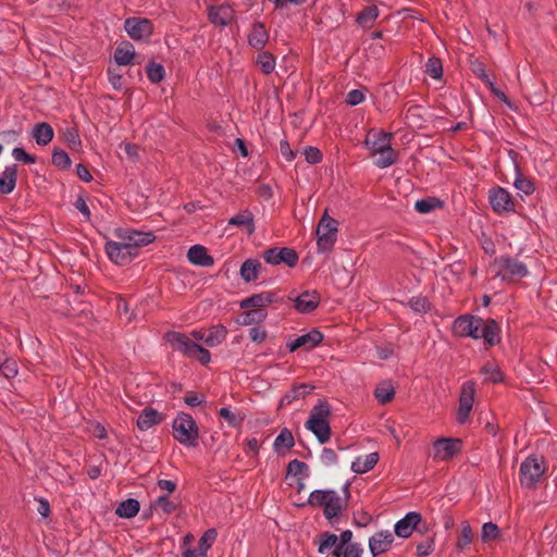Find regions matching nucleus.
Listing matches in <instances>:
<instances>
[{
  "label": "nucleus",
  "instance_id": "nucleus-1",
  "mask_svg": "<svg viewBox=\"0 0 557 557\" xmlns=\"http://www.w3.org/2000/svg\"><path fill=\"white\" fill-rule=\"evenodd\" d=\"M305 506L323 507L325 518L332 521L342 513L347 504L333 490H315L310 493L307 502L298 504V507Z\"/></svg>",
  "mask_w": 557,
  "mask_h": 557
},
{
  "label": "nucleus",
  "instance_id": "nucleus-2",
  "mask_svg": "<svg viewBox=\"0 0 557 557\" xmlns=\"http://www.w3.org/2000/svg\"><path fill=\"white\" fill-rule=\"evenodd\" d=\"M331 414L330 405L325 400H320L317 404L306 422V428L310 430L319 441V443L324 444L331 438V426L327 418Z\"/></svg>",
  "mask_w": 557,
  "mask_h": 557
},
{
  "label": "nucleus",
  "instance_id": "nucleus-3",
  "mask_svg": "<svg viewBox=\"0 0 557 557\" xmlns=\"http://www.w3.org/2000/svg\"><path fill=\"white\" fill-rule=\"evenodd\" d=\"M173 437L187 447L198 446L199 429L194 418L180 412L172 423Z\"/></svg>",
  "mask_w": 557,
  "mask_h": 557
},
{
  "label": "nucleus",
  "instance_id": "nucleus-4",
  "mask_svg": "<svg viewBox=\"0 0 557 557\" xmlns=\"http://www.w3.org/2000/svg\"><path fill=\"white\" fill-rule=\"evenodd\" d=\"M338 221L331 218L327 210L324 211L317 226V246L319 252L331 251L336 243Z\"/></svg>",
  "mask_w": 557,
  "mask_h": 557
},
{
  "label": "nucleus",
  "instance_id": "nucleus-5",
  "mask_svg": "<svg viewBox=\"0 0 557 557\" xmlns=\"http://www.w3.org/2000/svg\"><path fill=\"white\" fill-rule=\"evenodd\" d=\"M545 473L544 457L529 456L520 466V483L527 488H535Z\"/></svg>",
  "mask_w": 557,
  "mask_h": 557
},
{
  "label": "nucleus",
  "instance_id": "nucleus-6",
  "mask_svg": "<svg viewBox=\"0 0 557 557\" xmlns=\"http://www.w3.org/2000/svg\"><path fill=\"white\" fill-rule=\"evenodd\" d=\"M492 265L497 268L495 276L503 281H509L513 276L524 277L529 274L527 265L510 256L495 258Z\"/></svg>",
  "mask_w": 557,
  "mask_h": 557
},
{
  "label": "nucleus",
  "instance_id": "nucleus-7",
  "mask_svg": "<svg viewBox=\"0 0 557 557\" xmlns=\"http://www.w3.org/2000/svg\"><path fill=\"white\" fill-rule=\"evenodd\" d=\"M104 249L109 259L117 265L129 264L138 256L135 248H132L125 240H109L106 243Z\"/></svg>",
  "mask_w": 557,
  "mask_h": 557
},
{
  "label": "nucleus",
  "instance_id": "nucleus-8",
  "mask_svg": "<svg viewBox=\"0 0 557 557\" xmlns=\"http://www.w3.org/2000/svg\"><path fill=\"white\" fill-rule=\"evenodd\" d=\"M484 324L482 318L470 314L458 317L453 324V332L460 337H472L479 339L481 326Z\"/></svg>",
  "mask_w": 557,
  "mask_h": 557
},
{
  "label": "nucleus",
  "instance_id": "nucleus-9",
  "mask_svg": "<svg viewBox=\"0 0 557 557\" xmlns=\"http://www.w3.org/2000/svg\"><path fill=\"white\" fill-rule=\"evenodd\" d=\"M475 396V383L473 381H467L462 384L460 396H459V407L457 411V421L460 424H463L468 421L470 412L473 407Z\"/></svg>",
  "mask_w": 557,
  "mask_h": 557
},
{
  "label": "nucleus",
  "instance_id": "nucleus-10",
  "mask_svg": "<svg viewBox=\"0 0 557 557\" xmlns=\"http://www.w3.org/2000/svg\"><path fill=\"white\" fill-rule=\"evenodd\" d=\"M263 258L269 264H280L285 263L289 268H294L297 265L299 256L297 251L293 248L288 247H273L269 248L263 252Z\"/></svg>",
  "mask_w": 557,
  "mask_h": 557
},
{
  "label": "nucleus",
  "instance_id": "nucleus-11",
  "mask_svg": "<svg viewBox=\"0 0 557 557\" xmlns=\"http://www.w3.org/2000/svg\"><path fill=\"white\" fill-rule=\"evenodd\" d=\"M124 29L134 40H146L153 33L152 22L145 17H128L124 22Z\"/></svg>",
  "mask_w": 557,
  "mask_h": 557
},
{
  "label": "nucleus",
  "instance_id": "nucleus-12",
  "mask_svg": "<svg viewBox=\"0 0 557 557\" xmlns=\"http://www.w3.org/2000/svg\"><path fill=\"white\" fill-rule=\"evenodd\" d=\"M115 235L121 240H125L138 253L139 247L147 246L154 242L156 236L151 232H139L129 228H117Z\"/></svg>",
  "mask_w": 557,
  "mask_h": 557
},
{
  "label": "nucleus",
  "instance_id": "nucleus-13",
  "mask_svg": "<svg viewBox=\"0 0 557 557\" xmlns=\"http://www.w3.org/2000/svg\"><path fill=\"white\" fill-rule=\"evenodd\" d=\"M461 447L459 438H438L434 442V459L449 460L460 453Z\"/></svg>",
  "mask_w": 557,
  "mask_h": 557
},
{
  "label": "nucleus",
  "instance_id": "nucleus-14",
  "mask_svg": "<svg viewBox=\"0 0 557 557\" xmlns=\"http://www.w3.org/2000/svg\"><path fill=\"white\" fill-rule=\"evenodd\" d=\"M165 341L174 350L182 352L184 356L191 358L195 355L197 343L187 337L184 333L171 331L165 333Z\"/></svg>",
  "mask_w": 557,
  "mask_h": 557
},
{
  "label": "nucleus",
  "instance_id": "nucleus-15",
  "mask_svg": "<svg viewBox=\"0 0 557 557\" xmlns=\"http://www.w3.org/2000/svg\"><path fill=\"white\" fill-rule=\"evenodd\" d=\"M490 203L493 210L500 214L503 212L515 211V203L510 194L503 187H494L490 191Z\"/></svg>",
  "mask_w": 557,
  "mask_h": 557
},
{
  "label": "nucleus",
  "instance_id": "nucleus-16",
  "mask_svg": "<svg viewBox=\"0 0 557 557\" xmlns=\"http://www.w3.org/2000/svg\"><path fill=\"white\" fill-rule=\"evenodd\" d=\"M294 301V308L302 314L313 312L320 305L321 296L317 290H305L296 297H289Z\"/></svg>",
  "mask_w": 557,
  "mask_h": 557
},
{
  "label": "nucleus",
  "instance_id": "nucleus-17",
  "mask_svg": "<svg viewBox=\"0 0 557 557\" xmlns=\"http://www.w3.org/2000/svg\"><path fill=\"white\" fill-rule=\"evenodd\" d=\"M283 298L278 296L277 292L269 290L259 294H253L239 302L242 309L256 308L263 309V307L273 302H282Z\"/></svg>",
  "mask_w": 557,
  "mask_h": 557
},
{
  "label": "nucleus",
  "instance_id": "nucleus-18",
  "mask_svg": "<svg viewBox=\"0 0 557 557\" xmlns=\"http://www.w3.org/2000/svg\"><path fill=\"white\" fill-rule=\"evenodd\" d=\"M208 18L213 25L223 27L235 18V11L226 3L213 5L209 8Z\"/></svg>",
  "mask_w": 557,
  "mask_h": 557
},
{
  "label": "nucleus",
  "instance_id": "nucleus-19",
  "mask_svg": "<svg viewBox=\"0 0 557 557\" xmlns=\"http://www.w3.org/2000/svg\"><path fill=\"white\" fill-rule=\"evenodd\" d=\"M392 133L384 131L370 129L366 136L364 145L371 150L372 154H376L385 147L391 145Z\"/></svg>",
  "mask_w": 557,
  "mask_h": 557
},
{
  "label": "nucleus",
  "instance_id": "nucleus-20",
  "mask_svg": "<svg viewBox=\"0 0 557 557\" xmlns=\"http://www.w3.org/2000/svg\"><path fill=\"white\" fill-rule=\"evenodd\" d=\"M394 542L391 531H380L369 539V549L373 557L387 552Z\"/></svg>",
  "mask_w": 557,
  "mask_h": 557
},
{
  "label": "nucleus",
  "instance_id": "nucleus-21",
  "mask_svg": "<svg viewBox=\"0 0 557 557\" xmlns=\"http://www.w3.org/2000/svg\"><path fill=\"white\" fill-rule=\"evenodd\" d=\"M323 341V334L318 330L313 329L309 333L297 337L295 341L287 343L289 351H295L298 348L304 347L306 350H310L317 347Z\"/></svg>",
  "mask_w": 557,
  "mask_h": 557
},
{
  "label": "nucleus",
  "instance_id": "nucleus-22",
  "mask_svg": "<svg viewBox=\"0 0 557 557\" xmlns=\"http://www.w3.org/2000/svg\"><path fill=\"white\" fill-rule=\"evenodd\" d=\"M421 519L422 517L419 512H408L403 519L396 522L395 534L403 539L409 537Z\"/></svg>",
  "mask_w": 557,
  "mask_h": 557
},
{
  "label": "nucleus",
  "instance_id": "nucleus-23",
  "mask_svg": "<svg viewBox=\"0 0 557 557\" xmlns=\"http://www.w3.org/2000/svg\"><path fill=\"white\" fill-rule=\"evenodd\" d=\"M500 326L494 319L484 320V324L481 326L479 338L484 339V344L487 347H492L500 342Z\"/></svg>",
  "mask_w": 557,
  "mask_h": 557
},
{
  "label": "nucleus",
  "instance_id": "nucleus-24",
  "mask_svg": "<svg viewBox=\"0 0 557 557\" xmlns=\"http://www.w3.org/2000/svg\"><path fill=\"white\" fill-rule=\"evenodd\" d=\"M163 420V413L158 412L152 407H146L137 418V428L140 431H147L153 425L160 424Z\"/></svg>",
  "mask_w": 557,
  "mask_h": 557
},
{
  "label": "nucleus",
  "instance_id": "nucleus-25",
  "mask_svg": "<svg viewBox=\"0 0 557 557\" xmlns=\"http://www.w3.org/2000/svg\"><path fill=\"white\" fill-rule=\"evenodd\" d=\"M187 258L190 263L200 267H211L214 263V259L208 255L207 248L201 245L191 246L188 249Z\"/></svg>",
  "mask_w": 557,
  "mask_h": 557
},
{
  "label": "nucleus",
  "instance_id": "nucleus-26",
  "mask_svg": "<svg viewBox=\"0 0 557 557\" xmlns=\"http://www.w3.org/2000/svg\"><path fill=\"white\" fill-rule=\"evenodd\" d=\"M269 40V34L265 29V26L261 22H257L252 25L251 33L249 34L248 41L249 45L257 49L261 50Z\"/></svg>",
  "mask_w": 557,
  "mask_h": 557
},
{
  "label": "nucleus",
  "instance_id": "nucleus-27",
  "mask_svg": "<svg viewBox=\"0 0 557 557\" xmlns=\"http://www.w3.org/2000/svg\"><path fill=\"white\" fill-rule=\"evenodd\" d=\"M17 165L12 164L4 169L3 176L0 177V194L8 195L12 193L16 186Z\"/></svg>",
  "mask_w": 557,
  "mask_h": 557
},
{
  "label": "nucleus",
  "instance_id": "nucleus-28",
  "mask_svg": "<svg viewBox=\"0 0 557 557\" xmlns=\"http://www.w3.org/2000/svg\"><path fill=\"white\" fill-rule=\"evenodd\" d=\"M230 225H235L238 227H244L248 235H251L255 233V221H253V214L249 210H242L236 215L232 216L228 220Z\"/></svg>",
  "mask_w": 557,
  "mask_h": 557
},
{
  "label": "nucleus",
  "instance_id": "nucleus-29",
  "mask_svg": "<svg viewBox=\"0 0 557 557\" xmlns=\"http://www.w3.org/2000/svg\"><path fill=\"white\" fill-rule=\"evenodd\" d=\"M262 264L257 259H247L240 267L239 274L247 282H253L258 278Z\"/></svg>",
  "mask_w": 557,
  "mask_h": 557
},
{
  "label": "nucleus",
  "instance_id": "nucleus-30",
  "mask_svg": "<svg viewBox=\"0 0 557 557\" xmlns=\"http://www.w3.org/2000/svg\"><path fill=\"white\" fill-rule=\"evenodd\" d=\"M32 135L38 145L46 146L52 140L54 133L49 123L41 122L34 126Z\"/></svg>",
  "mask_w": 557,
  "mask_h": 557
},
{
  "label": "nucleus",
  "instance_id": "nucleus-31",
  "mask_svg": "<svg viewBox=\"0 0 557 557\" xmlns=\"http://www.w3.org/2000/svg\"><path fill=\"white\" fill-rule=\"evenodd\" d=\"M377 461H379V454L377 453H371V454L367 455L364 457V459H362L360 457L357 458L351 463V470L355 473L363 474V473L372 470L374 468V466L377 463Z\"/></svg>",
  "mask_w": 557,
  "mask_h": 557
},
{
  "label": "nucleus",
  "instance_id": "nucleus-32",
  "mask_svg": "<svg viewBox=\"0 0 557 557\" xmlns=\"http://www.w3.org/2000/svg\"><path fill=\"white\" fill-rule=\"evenodd\" d=\"M140 509V504L135 498H127L119 504L115 509V515L120 518H134Z\"/></svg>",
  "mask_w": 557,
  "mask_h": 557
},
{
  "label": "nucleus",
  "instance_id": "nucleus-33",
  "mask_svg": "<svg viewBox=\"0 0 557 557\" xmlns=\"http://www.w3.org/2000/svg\"><path fill=\"white\" fill-rule=\"evenodd\" d=\"M268 313L264 309L252 308L244 311L237 319V323L240 325L258 324L265 320Z\"/></svg>",
  "mask_w": 557,
  "mask_h": 557
},
{
  "label": "nucleus",
  "instance_id": "nucleus-34",
  "mask_svg": "<svg viewBox=\"0 0 557 557\" xmlns=\"http://www.w3.org/2000/svg\"><path fill=\"white\" fill-rule=\"evenodd\" d=\"M379 16V9L376 5L364 7L358 14L356 22L363 28H370L376 17Z\"/></svg>",
  "mask_w": 557,
  "mask_h": 557
},
{
  "label": "nucleus",
  "instance_id": "nucleus-35",
  "mask_svg": "<svg viewBox=\"0 0 557 557\" xmlns=\"http://www.w3.org/2000/svg\"><path fill=\"white\" fill-rule=\"evenodd\" d=\"M226 335L227 330L224 325H213L206 335L205 344L209 347L218 346L226 338Z\"/></svg>",
  "mask_w": 557,
  "mask_h": 557
},
{
  "label": "nucleus",
  "instance_id": "nucleus-36",
  "mask_svg": "<svg viewBox=\"0 0 557 557\" xmlns=\"http://www.w3.org/2000/svg\"><path fill=\"white\" fill-rule=\"evenodd\" d=\"M376 154H379V158L374 161V164L381 169L388 168L395 164L398 160V152H396L391 145L380 152H376Z\"/></svg>",
  "mask_w": 557,
  "mask_h": 557
},
{
  "label": "nucleus",
  "instance_id": "nucleus-37",
  "mask_svg": "<svg viewBox=\"0 0 557 557\" xmlns=\"http://www.w3.org/2000/svg\"><path fill=\"white\" fill-rule=\"evenodd\" d=\"M394 395H395V388L389 381H384V382L380 383L374 391L375 398L382 405H386L389 401H392L394 398Z\"/></svg>",
  "mask_w": 557,
  "mask_h": 557
},
{
  "label": "nucleus",
  "instance_id": "nucleus-38",
  "mask_svg": "<svg viewBox=\"0 0 557 557\" xmlns=\"http://www.w3.org/2000/svg\"><path fill=\"white\" fill-rule=\"evenodd\" d=\"M135 57L132 44L126 42L125 46H119L114 51V60L119 65H128Z\"/></svg>",
  "mask_w": 557,
  "mask_h": 557
},
{
  "label": "nucleus",
  "instance_id": "nucleus-39",
  "mask_svg": "<svg viewBox=\"0 0 557 557\" xmlns=\"http://www.w3.org/2000/svg\"><path fill=\"white\" fill-rule=\"evenodd\" d=\"M338 542V536L330 532L320 533L314 543L318 544V552L324 554L326 550L333 548Z\"/></svg>",
  "mask_w": 557,
  "mask_h": 557
},
{
  "label": "nucleus",
  "instance_id": "nucleus-40",
  "mask_svg": "<svg viewBox=\"0 0 557 557\" xmlns=\"http://www.w3.org/2000/svg\"><path fill=\"white\" fill-rule=\"evenodd\" d=\"M295 445L293 433L284 428L274 441V448L280 454L282 449L289 450Z\"/></svg>",
  "mask_w": 557,
  "mask_h": 557
},
{
  "label": "nucleus",
  "instance_id": "nucleus-41",
  "mask_svg": "<svg viewBox=\"0 0 557 557\" xmlns=\"http://www.w3.org/2000/svg\"><path fill=\"white\" fill-rule=\"evenodd\" d=\"M460 527L461 531L456 542V548L458 550H463L471 544L473 540V532L467 520L462 521Z\"/></svg>",
  "mask_w": 557,
  "mask_h": 557
},
{
  "label": "nucleus",
  "instance_id": "nucleus-42",
  "mask_svg": "<svg viewBox=\"0 0 557 557\" xmlns=\"http://www.w3.org/2000/svg\"><path fill=\"white\" fill-rule=\"evenodd\" d=\"M515 169L517 172V177L515 180V187L518 190L524 193L525 195H531L535 190L533 181H531L528 177H524L522 175V173L520 172V168L517 164H515Z\"/></svg>",
  "mask_w": 557,
  "mask_h": 557
},
{
  "label": "nucleus",
  "instance_id": "nucleus-43",
  "mask_svg": "<svg viewBox=\"0 0 557 557\" xmlns=\"http://www.w3.org/2000/svg\"><path fill=\"white\" fill-rule=\"evenodd\" d=\"M63 138L69 148L74 151H79L82 148V140L76 127H67L63 133Z\"/></svg>",
  "mask_w": 557,
  "mask_h": 557
},
{
  "label": "nucleus",
  "instance_id": "nucleus-44",
  "mask_svg": "<svg viewBox=\"0 0 557 557\" xmlns=\"http://www.w3.org/2000/svg\"><path fill=\"white\" fill-rule=\"evenodd\" d=\"M441 207H443V201L434 197L424 198L414 203V209L420 213H429Z\"/></svg>",
  "mask_w": 557,
  "mask_h": 557
},
{
  "label": "nucleus",
  "instance_id": "nucleus-45",
  "mask_svg": "<svg viewBox=\"0 0 557 557\" xmlns=\"http://www.w3.org/2000/svg\"><path fill=\"white\" fill-rule=\"evenodd\" d=\"M147 76L149 81L153 84L160 83L163 81L165 71L162 64L156 63L153 61L149 62L146 67Z\"/></svg>",
  "mask_w": 557,
  "mask_h": 557
},
{
  "label": "nucleus",
  "instance_id": "nucleus-46",
  "mask_svg": "<svg viewBox=\"0 0 557 557\" xmlns=\"http://www.w3.org/2000/svg\"><path fill=\"white\" fill-rule=\"evenodd\" d=\"M218 537V532L214 528L208 529L198 542V547L196 548L200 553H205L207 555L208 549L212 546L213 542Z\"/></svg>",
  "mask_w": 557,
  "mask_h": 557
},
{
  "label": "nucleus",
  "instance_id": "nucleus-47",
  "mask_svg": "<svg viewBox=\"0 0 557 557\" xmlns=\"http://www.w3.org/2000/svg\"><path fill=\"white\" fill-rule=\"evenodd\" d=\"M71 158L63 149L55 148L52 152V164L61 170L70 169Z\"/></svg>",
  "mask_w": 557,
  "mask_h": 557
},
{
  "label": "nucleus",
  "instance_id": "nucleus-48",
  "mask_svg": "<svg viewBox=\"0 0 557 557\" xmlns=\"http://www.w3.org/2000/svg\"><path fill=\"white\" fill-rule=\"evenodd\" d=\"M425 73L434 79H440L443 75V64L441 59L432 57L425 64Z\"/></svg>",
  "mask_w": 557,
  "mask_h": 557
},
{
  "label": "nucleus",
  "instance_id": "nucleus-49",
  "mask_svg": "<svg viewBox=\"0 0 557 557\" xmlns=\"http://www.w3.org/2000/svg\"><path fill=\"white\" fill-rule=\"evenodd\" d=\"M257 64L264 74H270L274 71L275 59L270 52H262L258 55Z\"/></svg>",
  "mask_w": 557,
  "mask_h": 557
},
{
  "label": "nucleus",
  "instance_id": "nucleus-50",
  "mask_svg": "<svg viewBox=\"0 0 557 557\" xmlns=\"http://www.w3.org/2000/svg\"><path fill=\"white\" fill-rule=\"evenodd\" d=\"M151 508H161L164 513L170 515L176 510L177 505L170 500L168 495H161L153 502Z\"/></svg>",
  "mask_w": 557,
  "mask_h": 557
},
{
  "label": "nucleus",
  "instance_id": "nucleus-51",
  "mask_svg": "<svg viewBox=\"0 0 557 557\" xmlns=\"http://www.w3.org/2000/svg\"><path fill=\"white\" fill-rule=\"evenodd\" d=\"M481 373L488 375L486 380L492 383H499L504 380L503 373L498 367H493L491 363H486L481 368Z\"/></svg>",
  "mask_w": 557,
  "mask_h": 557
},
{
  "label": "nucleus",
  "instance_id": "nucleus-52",
  "mask_svg": "<svg viewBox=\"0 0 557 557\" xmlns=\"http://www.w3.org/2000/svg\"><path fill=\"white\" fill-rule=\"evenodd\" d=\"M219 416L224 419L228 425L237 428L244 421V417L232 412L228 408L223 407L219 410Z\"/></svg>",
  "mask_w": 557,
  "mask_h": 557
},
{
  "label": "nucleus",
  "instance_id": "nucleus-53",
  "mask_svg": "<svg viewBox=\"0 0 557 557\" xmlns=\"http://www.w3.org/2000/svg\"><path fill=\"white\" fill-rule=\"evenodd\" d=\"M410 308L416 312H428L431 309V304L424 296L412 297L409 300Z\"/></svg>",
  "mask_w": 557,
  "mask_h": 557
},
{
  "label": "nucleus",
  "instance_id": "nucleus-54",
  "mask_svg": "<svg viewBox=\"0 0 557 557\" xmlns=\"http://www.w3.org/2000/svg\"><path fill=\"white\" fill-rule=\"evenodd\" d=\"M301 388H299V385L294 386L290 391H288L281 399L280 406H288L294 401H297L299 399H304L302 394L300 393Z\"/></svg>",
  "mask_w": 557,
  "mask_h": 557
},
{
  "label": "nucleus",
  "instance_id": "nucleus-55",
  "mask_svg": "<svg viewBox=\"0 0 557 557\" xmlns=\"http://www.w3.org/2000/svg\"><path fill=\"white\" fill-rule=\"evenodd\" d=\"M499 536V529L493 522H486L482 527V540L483 541H492Z\"/></svg>",
  "mask_w": 557,
  "mask_h": 557
},
{
  "label": "nucleus",
  "instance_id": "nucleus-56",
  "mask_svg": "<svg viewBox=\"0 0 557 557\" xmlns=\"http://www.w3.org/2000/svg\"><path fill=\"white\" fill-rule=\"evenodd\" d=\"M471 71L482 81L488 82L490 77L485 72V65L479 59L470 60Z\"/></svg>",
  "mask_w": 557,
  "mask_h": 557
},
{
  "label": "nucleus",
  "instance_id": "nucleus-57",
  "mask_svg": "<svg viewBox=\"0 0 557 557\" xmlns=\"http://www.w3.org/2000/svg\"><path fill=\"white\" fill-rule=\"evenodd\" d=\"M304 154H305V158H306V161L310 164H317L319 162L322 161V152L320 151V149H318L317 147H307L305 150H304Z\"/></svg>",
  "mask_w": 557,
  "mask_h": 557
},
{
  "label": "nucleus",
  "instance_id": "nucleus-58",
  "mask_svg": "<svg viewBox=\"0 0 557 557\" xmlns=\"http://www.w3.org/2000/svg\"><path fill=\"white\" fill-rule=\"evenodd\" d=\"M306 470H308L307 463H305L304 461H300L298 459H294V460L289 461V463L287 465V475L296 476V475L301 474Z\"/></svg>",
  "mask_w": 557,
  "mask_h": 557
},
{
  "label": "nucleus",
  "instance_id": "nucleus-59",
  "mask_svg": "<svg viewBox=\"0 0 557 557\" xmlns=\"http://www.w3.org/2000/svg\"><path fill=\"white\" fill-rule=\"evenodd\" d=\"M12 154L16 161H21L27 164H32L36 162V157L27 153L23 148L15 147L12 151Z\"/></svg>",
  "mask_w": 557,
  "mask_h": 557
},
{
  "label": "nucleus",
  "instance_id": "nucleus-60",
  "mask_svg": "<svg viewBox=\"0 0 557 557\" xmlns=\"http://www.w3.org/2000/svg\"><path fill=\"white\" fill-rule=\"evenodd\" d=\"M364 100V94L359 89H352L346 95L345 102L351 107L361 103Z\"/></svg>",
  "mask_w": 557,
  "mask_h": 557
},
{
  "label": "nucleus",
  "instance_id": "nucleus-61",
  "mask_svg": "<svg viewBox=\"0 0 557 557\" xmlns=\"http://www.w3.org/2000/svg\"><path fill=\"white\" fill-rule=\"evenodd\" d=\"M193 359H197L201 364H208L211 360L210 351L200 345H197Z\"/></svg>",
  "mask_w": 557,
  "mask_h": 557
},
{
  "label": "nucleus",
  "instance_id": "nucleus-62",
  "mask_svg": "<svg viewBox=\"0 0 557 557\" xmlns=\"http://www.w3.org/2000/svg\"><path fill=\"white\" fill-rule=\"evenodd\" d=\"M434 550V540L429 539L417 546V554L420 557H426Z\"/></svg>",
  "mask_w": 557,
  "mask_h": 557
},
{
  "label": "nucleus",
  "instance_id": "nucleus-63",
  "mask_svg": "<svg viewBox=\"0 0 557 557\" xmlns=\"http://www.w3.org/2000/svg\"><path fill=\"white\" fill-rule=\"evenodd\" d=\"M249 337L252 342L262 343L267 338V331L259 326L251 327L249 331Z\"/></svg>",
  "mask_w": 557,
  "mask_h": 557
},
{
  "label": "nucleus",
  "instance_id": "nucleus-64",
  "mask_svg": "<svg viewBox=\"0 0 557 557\" xmlns=\"http://www.w3.org/2000/svg\"><path fill=\"white\" fill-rule=\"evenodd\" d=\"M321 460L325 465H333L337 461V455L334 449L332 448H323L321 454Z\"/></svg>",
  "mask_w": 557,
  "mask_h": 557
}]
</instances>
